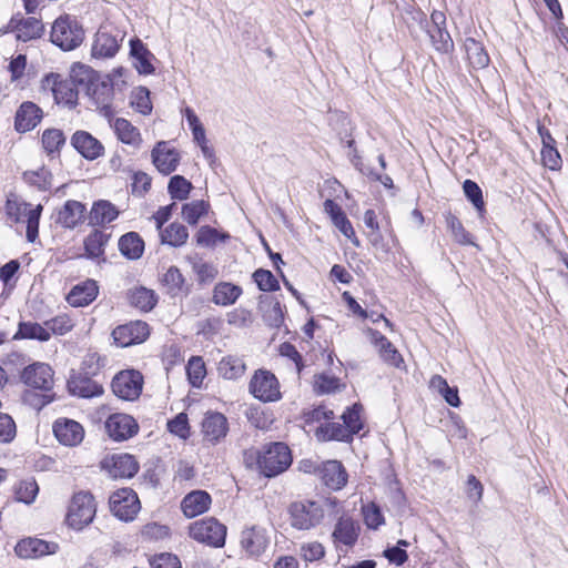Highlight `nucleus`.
<instances>
[{"label":"nucleus","instance_id":"obj_39","mask_svg":"<svg viewBox=\"0 0 568 568\" xmlns=\"http://www.w3.org/2000/svg\"><path fill=\"white\" fill-rule=\"evenodd\" d=\"M160 236L162 243L171 246H181L186 242L189 232L183 224L175 222L163 230L161 229Z\"/></svg>","mask_w":568,"mask_h":568},{"label":"nucleus","instance_id":"obj_48","mask_svg":"<svg viewBox=\"0 0 568 568\" xmlns=\"http://www.w3.org/2000/svg\"><path fill=\"white\" fill-rule=\"evenodd\" d=\"M209 203L203 200L186 203L182 207L183 219L191 225H195L200 217L207 213Z\"/></svg>","mask_w":568,"mask_h":568},{"label":"nucleus","instance_id":"obj_49","mask_svg":"<svg viewBox=\"0 0 568 568\" xmlns=\"http://www.w3.org/2000/svg\"><path fill=\"white\" fill-rule=\"evenodd\" d=\"M130 103L138 112L144 115L152 112L150 91L145 87H138L132 91Z\"/></svg>","mask_w":568,"mask_h":568},{"label":"nucleus","instance_id":"obj_13","mask_svg":"<svg viewBox=\"0 0 568 568\" xmlns=\"http://www.w3.org/2000/svg\"><path fill=\"white\" fill-rule=\"evenodd\" d=\"M105 432L115 442L126 440L139 432L136 420L123 413H114L108 417L104 424Z\"/></svg>","mask_w":568,"mask_h":568},{"label":"nucleus","instance_id":"obj_14","mask_svg":"<svg viewBox=\"0 0 568 568\" xmlns=\"http://www.w3.org/2000/svg\"><path fill=\"white\" fill-rule=\"evenodd\" d=\"M123 38L124 36L121 31L111 26H102L95 34L92 47L93 54L103 58L113 57L118 52L120 41H122Z\"/></svg>","mask_w":568,"mask_h":568},{"label":"nucleus","instance_id":"obj_24","mask_svg":"<svg viewBox=\"0 0 568 568\" xmlns=\"http://www.w3.org/2000/svg\"><path fill=\"white\" fill-rule=\"evenodd\" d=\"M42 119L41 109L33 102H23L17 111L14 126L19 132H28Z\"/></svg>","mask_w":568,"mask_h":568},{"label":"nucleus","instance_id":"obj_23","mask_svg":"<svg viewBox=\"0 0 568 568\" xmlns=\"http://www.w3.org/2000/svg\"><path fill=\"white\" fill-rule=\"evenodd\" d=\"M99 294V286L95 281L87 280L74 285L67 295V302L72 307H83L91 304Z\"/></svg>","mask_w":568,"mask_h":568},{"label":"nucleus","instance_id":"obj_59","mask_svg":"<svg viewBox=\"0 0 568 568\" xmlns=\"http://www.w3.org/2000/svg\"><path fill=\"white\" fill-rule=\"evenodd\" d=\"M253 278L257 284L258 288L263 292H271L278 288V282L267 270L260 268L254 272Z\"/></svg>","mask_w":568,"mask_h":568},{"label":"nucleus","instance_id":"obj_41","mask_svg":"<svg viewBox=\"0 0 568 568\" xmlns=\"http://www.w3.org/2000/svg\"><path fill=\"white\" fill-rule=\"evenodd\" d=\"M43 32V26L37 18H28L17 27V38L21 41L40 38Z\"/></svg>","mask_w":568,"mask_h":568},{"label":"nucleus","instance_id":"obj_47","mask_svg":"<svg viewBox=\"0 0 568 568\" xmlns=\"http://www.w3.org/2000/svg\"><path fill=\"white\" fill-rule=\"evenodd\" d=\"M192 187V183L184 176L174 175L170 179L168 191L172 199L183 201L187 199Z\"/></svg>","mask_w":568,"mask_h":568},{"label":"nucleus","instance_id":"obj_38","mask_svg":"<svg viewBox=\"0 0 568 568\" xmlns=\"http://www.w3.org/2000/svg\"><path fill=\"white\" fill-rule=\"evenodd\" d=\"M41 142L45 153L53 158L60 154L61 148L65 143V138L59 129H47L42 133Z\"/></svg>","mask_w":568,"mask_h":568},{"label":"nucleus","instance_id":"obj_7","mask_svg":"<svg viewBox=\"0 0 568 568\" xmlns=\"http://www.w3.org/2000/svg\"><path fill=\"white\" fill-rule=\"evenodd\" d=\"M248 387L251 394L261 402H276L281 398L278 381L270 371H256Z\"/></svg>","mask_w":568,"mask_h":568},{"label":"nucleus","instance_id":"obj_55","mask_svg":"<svg viewBox=\"0 0 568 568\" xmlns=\"http://www.w3.org/2000/svg\"><path fill=\"white\" fill-rule=\"evenodd\" d=\"M435 49L439 52H448L454 43L450 34L444 28H433L428 31Z\"/></svg>","mask_w":568,"mask_h":568},{"label":"nucleus","instance_id":"obj_30","mask_svg":"<svg viewBox=\"0 0 568 568\" xmlns=\"http://www.w3.org/2000/svg\"><path fill=\"white\" fill-rule=\"evenodd\" d=\"M317 438L320 440H338V442H348L351 440L349 437V429L344 426V423H337V422H326L322 423L315 432Z\"/></svg>","mask_w":568,"mask_h":568},{"label":"nucleus","instance_id":"obj_40","mask_svg":"<svg viewBox=\"0 0 568 568\" xmlns=\"http://www.w3.org/2000/svg\"><path fill=\"white\" fill-rule=\"evenodd\" d=\"M362 414L363 406L361 404H354L352 407L347 408L342 415L344 426L349 429L351 438L353 437V435L359 433V430L364 426Z\"/></svg>","mask_w":568,"mask_h":568},{"label":"nucleus","instance_id":"obj_20","mask_svg":"<svg viewBox=\"0 0 568 568\" xmlns=\"http://www.w3.org/2000/svg\"><path fill=\"white\" fill-rule=\"evenodd\" d=\"M240 542L246 555L260 556L268 545V537L264 528L253 526L241 532Z\"/></svg>","mask_w":568,"mask_h":568},{"label":"nucleus","instance_id":"obj_21","mask_svg":"<svg viewBox=\"0 0 568 568\" xmlns=\"http://www.w3.org/2000/svg\"><path fill=\"white\" fill-rule=\"evenodd\" d=\"M229 432L226 417L221 413H209L202 422V433L204 439L211 444H216L223 439Z\"/></svg>","mask_w":568,"mask_h":568},{"label":"nucleus","instance_id":"obj_63","mask_svg":"<svg viewBox=\"0 0 568 568\" xmlns=\"http://www.w3.org/2000/svg\"><path fill=\"white\" fill-rule=\"evenodd\" d=\"M169 430L179 436L180 438H187L189 436V424L187 416L183 413L179 414L174 419L168 423Z\"/></svg>","mask_w":568,"mask_h":568},{"label":"nucleus","instance_id":"obj_53","mask_svg":"<svg viewBox=\"0 0 568 568\" xmlns=\"http://www.w3.org/2000/svg\"><path fill=\"white\" fill-rule=\"evenodd\" d=\"M32 205L26 202H21L17 199H8L4 205L8 217L14 222L24 221V216Z\"/></svg>","mask_w":568,"mask_h":568},{"label":"nucleus","instance_id":"obj_27","mask_svg":"<svg viewBox=\"0 0 568 568\" xmlns=\"http://www.w3.org/2000/svg\"><path fill=\"white\" fill-rule=\"evenodd\" d=\"M85 205L79 201L69 200L58 213V223L63 227L73 229L84 221Z\"/></svg>","mask_w":568,"mask_h":568},{"label":"nucleus","instance_id":"obj_50","mask_svg":"<svg viewBox=\"0 0 568 568\" xmlns=\"http://www.w3.org/2000/svg\"><path fill=\"white\" fill-rule=\"evenodd\" d=\"M190 262L192 264V270L196 274L200 282H211L216 277L217 270L213 264L207 263L199 257H192L190 258Z\"/></svg>","mask_w":568,"mask_h":568},{"label":"nucleus","instance_id":"obj_32","mask_svg":"<svg viewBox=\"0 0 568 568\" xmlns=\"http://www.w3.org/2000/svg\"><path fill=\"white\" fill-rule=\"evenodd\" d=\"M68 386L73 395L83 398H91L103 394V387L87 377L73 378L68 383Z\"/></svg>","mask_w":568,"mask_h":568},{"label":"nucleus","instance_id":"obj_2","mask_svg":"<svg viewBox=\"0 0 568 568\" xmlns=\"http://www.w3.org/2000/svg\"><path fill=\"white\" fill-rule=\"evenodd\" d=\"M290 524L297 530H311L320 526L325 518L322 503L303 499L294 501L288 507Z\"/></svg>","mask_w":568,"mask_h":568},{"label":"nucleus","instance_id":"obj_58","mask_svg":"<svg viewBox=\"0 0 568 568\" xmlns=\"http://www.w3.org/2000/svg\"><path fill=\"white\" fill-rule=\"evenodd\" d=\"M17 435V426L13 418L4 413H0V443H11Z\"/></svg>","mask_w":568,"mask_h":568},{"label":"nucleus","instance_id":"obj_43","mask_svg":"<svg viewBox=\"0 0 568 568\" xmlns=\"http://www.w3.org/2000/svg\"><path fill=\"white\" fill-rule=\"evenodd\" d=\"M24 181L39 190H49L52 185L51 172L42 166L38 170H30L23 173Z\"/></svg>","mask_w":568,"mask_h":568},{"label":"nucleus","instance_id":"obj_46","mask_svg":"<svg viewBox=\"0 0 568 568\" xmlns=\"http://www.w3.org/2000/svg\"><path fill=\"white\" fill-rule=\"evenodd\" d=\"M39 487L34 479H24L18 483L14 488L16 498L18 501L27 505L32 504L38 495Z\"/></svg>","mask_w":568,"mask_h":568},{"label":"nucleus","instance_id":"obj_22","mask_svg":"<svg viewBox=\"0 0 568 568\" xmlns=\"http://www.w3.org/2000/svg\"><path fill=\"white\" fill-rule=\"evenodd\" d=\"M57 548V544L29 537L20 540L14 547V551L20 558L28 559L54 554Z\"/></svg>","mask_w":568,"mask_h":568},{"label":"nucleus","instance_id":"obj_52","mask_svg":"<svg viewBox=\"0 0 568 568\" xmlns=\"http://www.w3.org/2000/svg\"><path fill=\"white\" fill-rule=\"evenodd\" d=\"M226 237H229V235L225 233H220L217 230L210 226H202L197 232L196 243L200 246L211 247L224 241Z\"/></svg>","mask_w":568,"mask_h":568},{"label":"nucleus","instance_id":"obj_12","mask_svg":"<svg viewBox=\"0 0 568 568\" xmlns=\"http://www.w3.org/2000/svg\"><path fill=\"white\" fill-rule=\"evenodd\" d=\"M43 87L50 88L58 104L73 106L78 101V90L71 79L51 73L43 80Z\"/></svg>","mask_w":568,"mask_h":568},{"label":"nucleus","instance_id":"obj_29","mask_svg":"<svg viewBox=\"0 0 568 568\" xmlns=\"http://www.w3.org/2000/svg\"><path fill=\"white\" fill-rule=\"evenodd\" d=\"M118 215L119 211L111 202L100 200L93 203L89 220L92 225H104L114 221Z\"/></svg>","mask_w":568,"mask_h":568},{"label":"nucleus","instance_id":"obj_16","mask_svg":"<svg viewBox=\"0 0 568 568\" xmlns=\"http://www.w3.org/2000/svg\"><path fill=\"white\" fill-rule=\"evenodd\" d=\"M53 434L61 445L75 447L83 442L84 428L74 419L58 418L53 423Z\"/></svg>","mask_w":568,"mask_h":568},{"label":"nucleus","instance_id":"obj_36","mask_svg":"<svg viewBox=\"0 0 568 568\" xmlns=\"http://www.w3.org/2000/svg\"><path fill=\"white\" fill-rule=\"evenodd\" d=\"M119 250L128 258L136 260L143 253L144 243L136 233L130 232L120 237Z\"/></svg>","mask_w":568,"mask_h":568},{"label":"nucleus","instance_id":"obj_26","mask_svg":"<svg viewBox=\"0 0 568 568\" xmlns=\"http://www.w3.org/2000/svg\"><path fill=\"white\" fill-rule=\"evenodd\" d=\"M321 474L324 484L334 490L343 488L347 483V473L341 462H325Z\"/></svg>","mask_w":568,"mask_h":568},{"label":"nucleus","instance_id":"obj_33","mask_svg":"<svg viewBox=\"0 0 568 568\" xmlns=\"http://www.w3.org/2000/svg\"><path fill=\"white\" fill-rule=\"evenodd\" d=\"M469 64L474 69H484L489 63V57L480 42L467 38L464 43Z\"/></svg>","mask_w":568,"mask_h":568},{"label":"nucleus","instance_id":"obj_60","mask_svg":"<svg viewBox=\"0 0 568 568\" xmlns=\"http://www.w3.org/2000/svg\"><path fill=\"white\" fill-rule=\"evenodd\" d=\"M447 223L456 242L463 245L473 244L470 234L464 229L462 222L456 216H449Z\"/></svg>","mask_w":568,"mask_h":568},{"label":"nucleus","instance_id":"obj_3","mask_svg":"<svg viewBox=\"0 0 568 568\" xmlns=\"http://www.w3.org/2000/svg\"><path fill=\"white\" fill-rule=\"evenodd\" d=\"M50 38L63 51H71L82 43L84 31L75 18L61 16L53 22Z\"/></svg>","mask_w":568,"mask_h":568},{"label":"nucleus","instance_id":"obj_42","mask_svg":"<svg viewBox=\"0 0 568 568\" xmlns=\"http://www.w3.org/2000/svg\"><path fill=\"white\" fill-rule=\"evenodd\" d=\"M362 515L364 524L368 529L377 530L385 524V517L378 505L371 501L362 506Z\"/></svg>","mask_w":568,"mask_h":568},{"label":"nucleus","instance_id":"obj_18","mask_svg":"<svg viewBox=\"0 0 568 568\" xmlns=\"http://www.w3.org/2000/svg\"><path fill=\"white\" fill-rule=\"evenodd\" d=\"M361 526L351 516H341L332 532V539L336 548L341 545L352 548L358 539Z\"/></svg>","mask_w":568,"mask_h":568},{"label":"nucleus","instance_id":"obj_11","mask_svg":"<svg viewBox=\"0 0 568 568\" xmlns=\"http://www.w3.org/2000/svg\"><path fill=\"white\" fill-rule=\"evenodd\" d=\"M101 468L114 479L132 478L139 471V463L133 455L121 453L106 456L101 462Z\"/></svg>","mask_w":568,"mask_h":568},{"label":"nucleus","instance_id":"obj_8","mask_svg":"<svg viewBox=\"0 0 568 568\" xmlns=\"http://www.w3.org/2000/svg\"><path fill=\"white\" fill-rule=\"evenodd\" d=\"M141 505L135 491L130 488H122L110 497V509L112 514L123 521H131L140 511Z\"/></svg>","mask_w":568,"mask_h":568},{"label":"nucleus","instance_id":"obj_10","mask_svg":"<svg viewBox=\"0 0 568 568\" xmlns=\"http://www.w3.org/2000/svg\"><path fill=\"white\" fill-rule=\"evenodd\" d=\"M53 371L47 363L34 362L20 373L21 382L28 387L48 392L53 387Z\"/></svg>","mask_w":568,"mask_h":568},{"label":"nucleus","instance_id":"obj_25","mask_svg":"<svg viewBox=\"0 0 568 568\" xmlns=\"http://www.w3.org/2000/svg\"><path fill=\"white\" fill-rule=\"evenodd\" d=\"M211 503V496L206 491L194 490L183 498L181 507L186 517L193 518L207 511Z\"/></svg>","mask_w":568,"mask_h":568},{"label":"nucleus","instance_id":"obj_19","mask_svg":"<svg viewBox=\"0 0 568 568\" xmlns=\"http://www.w3.org/2000/svg\"><path fill=\"white\" fill-rule=\"evenodd\" d=\"M72 146L87 160L93 161L104 153L102 143L87 131H77L71 138Z\"/></svg>","mask_w":568,"mask_h":568},{"label":"nucleus","instance_id":"obj_57","mask_svg":"<svg viewBox=\"0 0 568 568\" xmlns=\"http://www.w3.org/2000/svg\"><path fill=\"white\" fill-rule=\"evenodd\" d=\"M300 556L305 561H317L325 556V548L320 541L304 542L300 547Z\"/></svg>","mask_w":568,"mask_h":568},{"label":"nucleus","instance_id":"obj_9","mask_svg":"<svg viewBox=\"0 0 568 568\" xmlns=\"http://www.w3.org/2000/svg\"><path fill=\"white\" fill-rule=\"evenodd\" d=\"M143 376L134 369L122 371L112 381L113 393L124 400H135L142 392Z\"/></svg>","mask_w":568,"mask_h":568},{"label":"nucleus","instance_id":"obj_34","mask_svg":"<svg viewBox=\"0 0 568 568\" xmlns=\"http://www.w3.org/2000/svg\"><path fill=\"white\" fill-rule=\"evenodd\" d=\"M110 235L100 230L92 231L84 239L85 255L89 258H99L104 254V247Z\"/></svg>","mask_w":568,"mask_h":568},{"label":"nucleus","instance_id":"obj_54","mask_svg":"<svg viewBox=\"0 0 568 568\" xmlns=\"http://www.w3.org/2000/svg\"><path fill=\"white\" fill-rule=\"evenodd\" d=\"M44 325L50 333L64 335L73 328L74 323L68 314H60L49 321H45Z\"/></svg>","mask_w":568,"mask_h":568},{"label":"nucleus","instance_id":"obj_35","mask_svg":"<svg viewBox=\"0 0 568 568\" xmlns=\"http://www.w3.org/2000/svg\"><path fill=\"white\" fill-rule=\"evenodd\" d=\"M51 337V333L48 328L43 327L39 323L21 322L18 331L13 336V339H38L40 342H47Z\"/></svg>","mask_w":568,"mask_h":568},{"label":"nucleus","instance_id":"obj_56","mask_svg":"<svg viewBox=\"0 0 568 568\" xmlns=\"http://www.w3.org/2000/svg\"><path fill=\"white\" fill-rule=\"evenodd\" d=\"M42 212V205L31 206L24 219L27 222V239L29 242H34L39 232V220Z\"/></svg>","mask_w":568,"mask_h":568},{"label":"nucleus","instance_id":"obj_64","mask_svg":"<svg viewBox=\"0 0 568 568\" xmlns=\"http://www.w3.org/2000/svg\"><path fill=\"white\" fill-rule=\"evenodd\" d=\"M152 568H181V562L175 555L160 554L151 561Z\"/></svg>","mask_w":568,"mask_h":568},{"label":"nucleus","instance_id":"obj_51","mask_svg":"<svg viewBox=\"0 0 568 568\" xmlns=\"http://www.w3.org/2000/svg\"><path fill=\"white\" fill-rule=\"evenodd\" d=\"M186 373L190 383L195 387L200 386L206 375L205 364L202 357L193 356L187 363Z\"/></svg>","mask_w":568,"mask_h":568},{"label":"nucleus","instance_id":"obj_45","mask_svg":"<svg viewBox=\"0 0 568 568\" xmlns=\"http://www.w3.org/2000/svg\"><path fill=\"white\" fill-rule=\"evenodd\" d=\"M130 300L135 307L145 312L152 310L156 304L154 292L145 287L134 288L130 294Z\"/></svg>","mask_w":568,"mask_h":568},{"label":"nucleus","instance_id":"obj_28","mask_svg":"<svg viewBox=\"0 0 568 568\" xmlns=\"http://www.w3.org/2000/svg\"><path fill=\"white\" fill-rule=\"evenodd\" d=\"M112 128L118 139L128 145L139 149L142 143V138L139 130L123 118L114 120Z\"/></svg>","mask_w":568,"mask_h":568},{"label":"nucleus","instance_id":"obj_4","mask_svg":"<svg viewBox=\"0 0 568 568\" xmlns=\"http://www.w3.org/2000/svg\"><path fill=\"white\" fill-rule=\"evenodd\" d=\"M291 463V452L284 443L266 445L257 457L258 468L266 477H274L283 473Z\"/></svg>","mask_w":568,"mask_h":568},{"label":"nucleus","instance_id":"obj_17","mask_svg":"<svg viewBox=\"0 0 568 568\" xmlns=\"http://www.w3.org/2000/svg\"><path fill=\"white\" fill-rule=\"evenodd\" d=\"M151 156L156 170L164 175L174 172L181 160L180 152L165 141L159 142L153 148Z\"/></svg>","mask_w":568,"mask_h":568},{"label":"nucleus","instance_id":"obj_31","mask_svg":"<svg viewBox=\"0 0 568 568\" xmlns=\"http://www.w3.org/2000/svg\"><path fill=\"white\" fill-rule=\"evenodd\" d=\"M246 366L242 357L226 355L219 363L217 372L224 379L234 381L242 377Z\"/></svg>","mask_w":568,"mask_h":568},{"label":"nucleus","instance_id":"obj_5","mask_svg":"<svg viewBox=\"0 0 568 568\" xmlns=\"http://www.w3.org/2000/svg\"><path fill=\"white\" fill-rule=\"evenodd\" d=\"M97 513L94 497L87 491L73 495L68 507L65 521L74 530H82L92 523Z\"/></svg>","mask_w":568,"mask_h":568},{"label":"nucleus","instance_id":"obj_15","mask_svg":"<svg viewBox=\"0 0 568 568\" xmlns=\"http://www.w3.org/2000/svg\"><path fill=\"white\" fill-rule=\"evenodd\" d=\"M149 334L148 324L142 321H135L115 327L112 332V337L118 346L128 347L143 343Z\"/></svg>","mask_w":568,"mask_h":568},{"label":"nucleus","instance_id":"obj_6","mask_svg":"<svg viewBox=\"0 0 568 568\" xmlns=\"http://www.w3.org/2000/svg\"><path fill=\"white\" fill-rule=\"evenodd\" d=\"M190 537L213 547H222L225 542L226 527L215 518L197 520L190 526Z\"/></svg>","mask_w":568,"mask_h":568},{"label":"nucleus","instance_id":"obj_62","mask_svg":"<svg viewBox=\"0 0 568 568\" xmlns=\"http://www.w3.org/2000/svg\"><path fill=\"white\" fill-rule=\"evenodd\" d=\"M463 190L467 199L474 204L477 210L484 206L483 193L480 187L471 180H466Z\"/></svg>","mask_w":568,"mask_h":568},{"label":"nucleus","instance_id":"obj_61","mask_svg":"<svg viewBox=\"0 0 568 568\" xmlns=\"http://www.w3.org/2000/svg\"><path fill=\"white\" fill-rule=\"evenodd\" d=\"M339 386L338 378L329 375H318L314 382V390L317 394H328L336 390Z\"/></svg>","mask_w":568,"mask_h":568},{"label":"nucleus","instance_id":"obj_37","mask_svg":"<svg viewBox=\"0 0 568 568\" xmlns=\"http://www.w3.org/2000/svg\"><path fill=\"white\" fill-rule=\"evenodd\" d=\"M242 294L240 286L231 283H219L213 290V302L216 305L227 306L234 304Z\"/></svg>","mask_w":568,"mask_h":568},{"label":"nucleus","instance_id":"obj_44","mask_svg":"<svg viewBox=\"0 0 568 568\" xmlns=\"http://www.w3.org/2000/svg\"><path fill=\"white\" fill-rule=\"evenodd\" d=\"M163 285L170 295L176 296L184 291V277L175 266L168 268L163 275Z\"/></svg>","mask_w":568,"mask_h":568},{"label":"nucleus","instance_id":"obj_1","mask_svg":"<svg viewBox=\"0 0 568 568\" xmlns=\"http://www.w3.org/2000/svg\"><path fill=\"white\" fill-rule=\"evenodd\" d=\"M79 70L87 75L88 95L105 118H111L113 115L112 101L114 95L111 77L101 75L84 65H79Z\"/></svg>","mask_w":568,"mask_h":568}]
</instances>
